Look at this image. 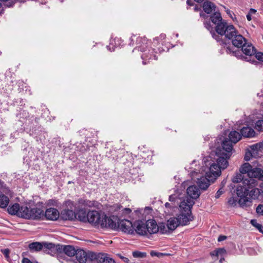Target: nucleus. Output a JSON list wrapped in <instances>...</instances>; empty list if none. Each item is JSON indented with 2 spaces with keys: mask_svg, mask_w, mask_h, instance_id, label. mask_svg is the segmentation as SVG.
<instances>
[{
  "mask_svg": "<svg viewBox=\"0 0 263 263\" xmlns=\"http://www.w3.org/2000/svg\"><path fill=\"white\" fill-rule=\"evenodd\" d=\"M135 226L136 227L135 231L138 234L140 235H147L148 234L144 222L141 220L137 221L135 223Z\"/></svg>",
  "mask_w": 263,
  "mask_h": 263,
  "instance_id": "19",
  "label": "nucleus"
},
{
  "mask_svg": "<svg viewBox=\"0 0 263 263\" xmlns=\"http://www.w3.org/2000/svg\"><path fill=\"white\" fill-rule=\"evenodd\" d=\"M251 190L250 191L248 194L253 199H257L258 197L263 194L262 190L256 188L255 186L251 189Z\"/></svg>",
  "mask_w": 263,
  "mask_h": 263,
  "instance_id": "27",
  "label": "nucleus"
},
{
  "mask_svg": "<svg viewBox=\"0 0 263 263\" xmlns=\"http://www.w3.org/2000/svg\"><path fill=\"white\" fill-rule=\"evenodd\" d=\"M194 10L196 11H198L199 10H200V8H199L198 6H196L195 8H194Z\"/></svg>",
  "mask_w": 263,
  "mask_h": 263,
  "instance_id": "62",
  "label": "nucleus"
},
{
  "mask_svg": "<svg viewBox=\"0 0 263 263\" xmlns=\"http://www.w3.org/2000/svg\"><path fill=\"white\" fill-rule=\"evenodd\" d=\"M241 136L242 135L236 130L232 131L229 135V139L233 143H236L241 139Z\"/></svg>",
  "mask_w": 263,
  "mask_h": 263,
  "instance_id": "26",
  "label": "nucleus"
},
{
  "mask_svg": "<svg viewBox=\"0 0 263 263\" xmlns=\"http://www.w3.org/2000/svg\"><path fill=\"white\" fill-rule=\"evenodd\" d=\"M147 55H146L145 53H144L142 55H141V58L143 60V64L144 65H145L146 64V62L145 61V59L147 58Z\"/></svg>",
  "mask_w": 263,
  "mask_h": 263,
  "instance_id": "52",
  "label": "nucleus"
},
{
  "mask_svg": "<svg viewBox=\"0 0 263 263\" xmlns=\"http://www.w3.org/2000/svg\"><path fill=\"white\" fill-rule=\"evenodd\" d=\"M186 3L187 5H190V6H193V3L192 2V1L191 0H187V2H186Z\"/></svg>",
  "mask_w": 263,
  "mask_h": 263,
  "instance_id": "59",
  "label": "nucleus"
},
{
  "mask_svg": "<svg viewBox=\"0 0 263 263\" xmlns=\"http://www.w3.org/2000/svg\"><path fill=\"white\" fill-rule=\"evenodd\" d=\"M215 31L216 33L213 32L212 36L221 45L225 44L222 40L223 36L231 40L238 32L233 25L229 24L227 22L220 23L217 26H215Z\"/></svg>",
  "mask_w": 263,
  "mask_h": 263,
  "instance_id": "2",
  "label": "nucleus"
},
{
  "mask_svg": "<svg viewBox=\"0 0 263 263\" xmlns=\"http://www.w3.org/2000/svg\"><path fill=\"white\" fill-rule=\"evenodd\" d=\"M247 18L249 21H250L252 20L251 14H250V13H248L247 15Z\"/></svg>",
  "mask_w": 263,
  "mask_h": 263,
  "instance_id": "58",
  "label": "nucleus"
},
{
  "mask_svg": "<svg viewBox=\"0 0 263 263\" xmlns=\"http://www.w3.org/2000/svg\"><path fill=\"white\" fill-rule=\"evenodd\" d=\"M215 256H217L219 255H222L226 253V250L223 248H219L215 250Z\"/></svg>",
  "mask_w": 263,
  "mask_h": 263,
  "instance_id": "42",
  "label": "nucleus"
},
{
  "mask_svg": "<svg viewBox=\"0 0 263 263\" xmlns=\"http://www.w3.org/2000/svg\"><path fill=\"white\" fill-rule=\"evenodd\" d=\"M180 224L177 217H172L167 220V227L168 230H174Z\"/></svg>",
  "mask_w": 263,
  "mask_h": 263,
  "instance_id": "24",
  "label": "nucleus"
},
{
  "mask_svg": "<svg viewBox=\"0 0 263 263\" xmlns=\"http://www.w3.org/2000/svg\"><path fill=\"white\" fill-rule=\"evenodd\" d=\"M137 42L138 43V44H139V48L140 50L142 52H143L145 51V47L143 46L147 44V40L145 37H139L137 38Z\"/></svg>",
  "mask_w": 263,
  "mask_h": 263,
  "instance_id": "32",
  "label": "nucleus"
},
{
  "mask_svg": "<svg viewBox=\"0 0 263 263\" xmlns=\"http://www.w3.org/2000/svg\"><path fill=\"white\" fill-rule=\"evenodd\" d=\"M256 12V10L254 9H250L249 10V13H250V14H255Z\"/></svg>",
  "mask_w": 263,
  "mask_h": 263,
  "instance_id": "56",
  "label": "nucleus"
},
{
  "mask_svg": "<svg viewBox=\"0 0 263 263\" xmlns=\"http://www.w3.org/2000/svg\"><path fill=\"white\" fill-rule=\"evenodd\" d=\"M133 256L135 258H144L146 256L145 252H141L140 251H134L133 252Z\"/></svg>",
  "mask_w": 263,
  "mask_h": 263,
  "instance_id": "36",
  "label": "nucleus"
},
{
  "mask_svg": "<svg viewBox=\"0 0 263 263\" xmlns=\"http://www.w3.org/2000/svg\"><path fill=\"white\" fill-rule=\"evenodd\" d=\"M226 51L228 53H230L231 52H233L234 53V51L232 50V49L230 46H228L226 47Z\"/></svg>",
  "mask_w": 263,
  "mask_h": 263,
  "instance_id": "54",
  "label": "nucleus"
},
{
  "mask_svg": "<svg viewBox=\"0 0 263 263\" xmlns=\"http://www.w3.org/2000/svg\"><path fill=\"white\" fill-rule=\"evenodd\" d=\"M226 238H227V237L226 236L220 235V236H219V237L218 238V241H223L225 239H226Z\"/></svg>",
  "mask_w": 263,
  "mask_h": 263,
  "instance_id": "50",
  "label": "nucleus"
},
{
  "mask_svg": "<svg viewBox=\"0 0 263 263\" xmlns=\"http://www.w3.org/2000/svg\"><path fill=\"white\" fill-rule=\"evenodd\" d=\"M2 252L5 255L6 258L8 260L9 259L10 250L8 249L2 250Z\"/></svg>",
  "mask_w": 263,
  "mask_h": 263,
  "instance_id": "43",
  "label": "nucleus"
},
{
  "mask_svg": "<svg viewBox=\"0 0 263 263\" xmlns=\"http://www.w3.org/2000/svg\"><path fill=\"white\" fill-rule=\"evenodd\" d=\"M202 7L206 13L210 14L213 10L215 11L216 6L211 2L205 1L203 3Z\"/></svg>",
  "mask_w": 263,
  "mask_h": 263,
  "instance_id": "23",
  "label": "nucleus"
},
{
  "mask_svg": "<svg viewBox=\"0 0 263 263\" xmlns=\"http://www.w3.org/2000/svg\"><path fill=\"white\" fill-rule=\"evenodd\" d=\"M247 178L241 173L239 174H237L235 177H234L232 179V181L234 183H238L241 182V185H239V186H243V181L245 179Z\"/></svg>",
  "mask_w": 263,
  "mask_h": 263,
  "instance_id": "31",
  "label": "nucleus"
},
{
  "mask_svg": "<svg viewBox=\"0 0 263 263\" xmlns=\"http://www.w3.org/2000/svg\"><path fill=\"white\" fill-rule=\"evenodd\" d=\"M120 258L125 262H128L129 260L128 258L120 256Z\"/></svg>",
  "mask_w": 263,
  "mask_h": 263,
  "instance_id": "55",
  "label": "nucleus"
},
{
  "mask_svg": "<svg viewBox=\"0 0 263 263\" xmlns=\"http://www.w3.org/2000/svg\"><path fill=\"white\" fill-rule=\"evenodd\" d=\"M91 253H93L90 252L87 253L83 250L78 249L75 255L77 261L79 263H86L88 259L90 260V257L89 256Z\"/></svg>",
  "mask_w": 263,
  "mask_h": 263,
  "instance_id": "16",
  "label": "nucleus"
},
{
  "mask_svg": "<svg viewBox=\"0 0 263 263\" xmlns=\"http://www.w3.org/2000/svg\"><path fill=\"white\" fill-rule=\"evenodd\" d=\"M60 216L58 210L55 208H49L46 210L44 216L41 218L45 217L47 219L50 220H56Z\"/></svg>",
  "mask_w": 263,
  "mask_h": 263,
  "instance_id": "15",
  "label": "nucleus"
},
{
  "mask_svg": "<svg viewBox=\"0 0 263 263\" xmlns=\"http://www.w3.org/2000/svg\"><path fill=\"white\" fill-rule=\"evenodd\" d=\"M148 234H155L159 232L158 226L155 220L149 219L145 222Z\"/></svg>",
  "mask_w": 263,
  "mask_h": 263,
  "instance_id": "18",
  "label": "nucleus"
},
{
  "mask_svg": "<svg viewBox=\"0 0 263 263\" xmlns=\"http://www.w3.org/2000/svg\"><path fill=\"white\" fill-rule=\"evenodd\" d=\"M211 255V256H214V255H215V251L212 253H210Z\"/></svg>",
  "mask_w": 263,
  "mask_h": 263,
  "instance_id": "63",
  "label": "nucleus"
},
{
  "mask_svg": "<svg viewBox=\"0 0 263 263\" xmlns=\"http://www.w3.org/2000/svg\"><path fill=\"white\" fill-rule=\"evenodd\" d=\"M28 248L31 251H39L42 249H44L45 252L51 251L54 249L55 245L52 243L33 242L30 243Z\"/></svg>",
  "mask_w": 263,
  "mask_h": 263,
  "instance_id": "10",
  "label": "nucleus"
},
{
  "mask_svg": "<svg viewBox=\"0 0 263 263\" xmlns=\"http://www.w3.org/2000/svg\"><path fill=\"white\" fill-rule=\"evenodd\" d=\"M215 154L217 157V164L210 163L209 170L214 176L218 177L221 174V169H225L228 165V160L230 158L231 154L222 152L220 148H216Z\"/></svg>",
  "mask_w": 263,
  "mask_h": 263,
  "instance_id": "3",
  "label": "nucleus"
},
{
  "mask_svg": "<svg viewBox=\"0 0 263 263\" xmlns=\"http://www.w3.org/2000/svg\"><path fill=\"white\" fill-rule=\"evenodd\" d=\"M177 198V196L174 195H170L169 197V201L171 202V203H175V201Z\"/></svg>",
  "mask_w": 263,
  "mask_h": 263,
  "instance_id": "47",
  "label": "nucleus"
},
{
  "mask_svg": "<svg viewBox=\"0 0 263 263\" xmlns=\"http://www.w3.org/2000/svg\"><path fill=\"white\" fill-rule=\"evenodd\" d=\"M61 217L64 220H73L76 217L75 213L71 210H63L61 213Z\"/></svg>",
  "mask_w": 263,
  "mask_h": 263,
  "instance_id": "21",
  "label": "nucleus"
},
{
  "mask_svg": "<svg viewBox=\"0 0 263 263\" xmlns=\"http://www.w3.org/2000/svg\"><path fill=\"white\" fill-rule=\"evenodd\" d=\"M194 204L195 201L189 198H184L181 202L179 205L180 213L177 217L180 225H186L193 220L191 209Z\"/></svg>",
  "mask_w": 263,
  "mask_h": 263,
  "instance_id": "4",
  "label": "nucleus"
},
{
  "mask_svg": "<svg viewBox=\"0 0 263 263\" xmlns=\"http://www.w3.org/2000/svg\"><path fill=\"white\" fill-rule=\"evenodd\" d=\"M0 2L5 3L4 5L7 7H12L15 4V2L12 0H0Z\"/></svg>",
  "mask_w": 263,
  "mask_h": 263,
  "instance_id": "38",
  "label": "nucleus"
},
{
  "mask_svg": "<svg viewBox=\"0 0 263 263\" xmlns=\"http://www.w3.org/2000/svg\"><path fill=\"white\" fill-rule=\"evenodd\" d=\"M256 178L263 179V171L259 168L255 167L249 173L248 177L244 180L243 185L249 189L256 186L257 184Z\"/></svg>",
  "mask_w": 263,
  "mask_h": 263,
  "instance_id": "6",
  "label": "nucleus"
},
{
  "mask_svg": "<svg viewBox=\"0 0 263 263\" xmlns=\"http://www.w3.org/2000/svg\"><path fill=\"white\" fill-rule=\"evenodd\" d=\"M228 202L231 206H235L236 205L238 201L236 198L232 197L228 200Z\"/></svg>",
  "mask_w": 263,
  "mask_h": 263,
  "instance_id": "39",
  "label": "nucleus"
},
{
  "mask_svg": "<svg viewBox=\"0 0 263 263\" xmlns=\"http://www.w3.org/2000/svg\"><path fill=\"white\" fill-rule=\"evenodd\" d=\"M9 203V198L0 192V208H5Z\"/></svg>",
  "mask_w": 263,
  "mask_h": 263,
  "instance_id": "30",
  "label": "nucleus"
},
{
  "mask_svg": "<svg viewBox=\"0 0 263 263\" xmlns=\"http://www.w3.org/2000/svg\"><path fill=\"white\" fill-rule=\"evenodd\" d=\"M117 220L116 221L117 227L113 230L119 229L124 233L132 234L134 233V230L133 225L132 222L128 220L122 219L118 220L117 217H116Z\"/></svg>",
  "mask_w": 263,
  "mask_h": 263,
  "instance_id": "9",
  "label": "nucleus"
},
{
  "mask_svg": "<svg viewBox=\"0 0 263 263\" xmlns=\"http://www.w3.org/2000/svg\"><path fill=\"white\" fill-rule=\"evenodd\" d=\"M88 221L96 227L101 228L114 229L117 227L115 217H108L101 214L97 211H90L87 213Z\"/></svg>",
  "mask_w": 263,
  "mask_h": 263,
  "instance_id": "1",
  "label": "nucleus"
},
{
  "mask_svg": "<svg viewBox=\"0 0 263 263\" xmlns=\"http://www.w3.org/2000/svg\"><path fill=\"white\" fill-rule=\"evenodd\" d=\"M200 15L204 18L207 17V15L203 13H200Z\"/></svg>",
  "mask_w": 263,
  "mask_h": 263,
  "instance_id": "61",
  "label": "nucleus"
},
{
  "mask_svg": "<svg viewBox=\"0 0 263 263\" xmlns=\"http://www.w3.org/2000/svg\"><path fill=\"white\" fill-rule=\"evenodd\" d=\"M44 216V211L40 208H30L27 206H21L18 217L28 219H39Z\"/></svg>",
  "mask_w": 263,
  "mask_h": 263,
  "instance_id": "5",
  "label": "nucleus"
},
{
  "mask_svg": "<svg viewBox=\"0 0 263 263\" xmlns=\"http://www.w3.org/2000/svg\"><path fill=\"white\" fill-rule=\"evenodd\" d=\"M22 263H33L27 258H23L22 261Z\"/></svg>",
  "mask_w": 263,
  "mask_h": 263,
  "instance_id": "51",
  "label": "nucleus"
},
{
  "mask_svg": "<svg viewBox=\"0 0 263 263\" xmlns=\"http://www.w3.org/2000/svg\"><path fill=\"white\" fill-rule=\"evenodd\" d=\"M21 206L18 203H15L8 208V213L11 215H16L18 216V213Z\"/></svg>",
  "mask_w": 263,
  "mask_h": 263,
  "instance_id": "29",
  "label": "nucleus"
},
{
  "mask_svg": "<svg viewBox=\"0 0 263 263\" xmlns=\"http://www.w3.org/2000/svg\"><path fill=\"white\" fill-rule=\"evenodd\" d=\"M165 206L166 208L171 209L174 206H175V204L174 203L166 202L165 203Z\"/></svg>",
  "mask_w": 263,
  "mask_h": 263,
  "instance_id": "48",
  "label": "nucleus"
},
{
  "mask_svg": "<svg viewBox=\"0 0 263 263\" xmlns=\"http://www.w3.org/2000/svg\"><path fill=\"white\" fill-rule=\"evenodd\" d=\"M224 193V189H223V187H221L220 188L218 191L217 192L216 194V195H215V198H219L220 197V196Z\"/></svg>",
  "mask_w": 263,
  "mask_h": 263,
  "instance_id": "45",
  "label": "nucleus"
},
{
  "mask_svg": "<svg viewBox=\"0 0 263 263\" xmlns=\"http://www.w3.org/2000/svg\"><path fill=\"white\" fill-rule=\"evenodd\" d=\"M59 253L64 252V253L68 256H73L75 255L78 249H76L73 246L67 245H56L54 249Z\"/></svg>",
  "mask_w": 263,
  "mask_h": 263,
  "instance_id": "12",
  "label": "nucleus"
},
{
  "mask_svg": "<svg viewBox=\"0 0 263 263\" xmlns=\"http://www.w3.org/2000/svg\"><path fill=\"white\" fill-rule=\"evenodd\" d=\"M159 228V232H160L162 234L166 233L167 230L166 229L165 226L163 224H160V226H158Z\"/></svg>",
  "mask_w": 263,
  "mask_h": 263,
  "instance_id": "40",
  "label": "nucleus"
},
{
  "mask_svg": "<svg viewBox=\"0 0 263 263\" xmlns=\"http://www.w3.org/2000/svg\"><path fill=\"white\" fill-rule=\"evenodd\" d=\"M251 155V154L250 152L248 154L247 153L244 158L245 160L247 161L250 160V155Z\"/></svg>",
  "mask_w": 263,
  "mask_h": 263,
  "instance_id": "53",
  "label": "nucleus"
},
{
  "mask_svg": "<svg viewBox=\"0 0 263 263\" xmlns=\"http://www.w3.org/2000/svg\"><path fill=\"white\" fill-rule=\"evenodd\" d=\"M79 219L83 222L88 221L87 213L83 210L80 211L78 213Z\"/></svg>",
  "mask_w": 263,
  "mask_h": 263,
  "instance_id": "33",
  "label": "nucleus"
},
{
  "mask_svg": "<svg viewBox=\"0 0 263 263\" xmlns=\"http://www.w3.org/2000/svg\"><path fill=\"white\" fill-rule=\"evenodd\" d=\"M89 256L91 261H95L97 263H116L115 260L106 253H91Z\"/></svg>",
  "mask_w": 263,
  "mask_h": 263,
  "instance_id": "11",
  "label": "nucleus"
},
{
  "mask_svg": "<svg viewBox=\"0 0 263 263\" xmlns=\"http://www.w3.org/2000/svg\"><path fill=\"white\" fill-rule=\"evenodd\" d=\"M255 57L258 60L263 62V52H257Z\"/></svg>",
  "mask_w": 263,
  "mask_h": 263,
  "instance_id": "44",
  "label": "nucleus"
},
{
  "mask_svg": "<svg viewBox=\"0 0 263 263\" xmlns=\"http://www.w3.org/2000/svg\"><path fill=\"white\" fill-rule=\"evenodd\" d=\"M186 193L189 197H186L185 198H189L193 200L196 199L200 195V190L196 185H191L187 187L186 190Z\"/></svg>",
  "mask_w": 263,
  "mask_h": 263,
  "instance_id": "13",
  "label": "nucleus"
},
{
  "mask_svg": "<svg viewBox=\"0 0 263 263\" xmlns=\"http://www.w3.org/2000/svg\"><path fill=\"white\" fill-rule=\"evenodd\" d=\"M85 204L89 206H92L94 205L93 201H85Z\"/></svg>",
  "mask_w": 263,
  "mask_h": 263,
  "instance_id": "49",
  "label": "nucleus"
},
{
  "mask_svg": "<svg viewBox=\"0 0 263 263\" xmlns=\"http://www.w3.org/2000/svg\"><path fill=\"white\" fill-rule=\"evenodd\" d=\"M260 143H259V144H256V145H252V146H251V148H252V149H253V150H254V149H257V146H258V145H260Z\"/></svg>",
  "mask_w": 263,
  "mask_h": 263,
  "instance_id": "57",
  "label": "nucleus"
},
{
  "mask_svg": "<svg viewBox=\"0 0 263 263\" xmlns=\"http://www.w3.org/2000/svg\"><path fill=\"white\" fill-rule=\"evenodd\" d=\"M223 8L225 9L227 13L228 14H230L231 11L229 9H227L226 7H224V6H223Z\"/></svg>",
  "mask_w": 263,
  "mask_h": 263,
  "instance_id": "60",
  "label": "nucleus"
},
{
  "mask_svg": "<svg viewBox=\"0 0 263 263\" xmlns=\"http://www.w3.org/2000/svg\"><path fill=\"white\" fill-rule=\"evenodd\" d=\"M252 169V166L249 163H245L240 168V172L245 176L246 175V177L248 178L249 176V173L251 172Z\"/></svg>",
  "mask_w": 263,
  "mask_h": 263,
  "instance_id": "28",
  "label": "nucleus"
},
{
  "mask_svg": "<svg viewBox=\"0 0 263 263\" xmlns=\"http://www.w3.org/2000/svg\"><path fill=\"white\" fill-rule=\"evenodd\" d=\"M205 171V175L204 177H201L200 178H198L197 183L199 186V188L202 190H206L209 185H210L211 182H213L217 177L214 176L210 171L208 168V171Z\"/></svg>",
  "mask_w": 263,
  "mask_h": 263,
  "instance_id": "8",
  "label": "nucleus"
},
{
  "mask_svg": "<svg viewBox=\"0 0 263 263\" xmlns=\"http://www.w3.org/2000/svg\"><path fill=\"white\" fill-rule=\"evenodd\" d=\"M196 2H198V3H201L204 0H195Z\"/></svg>",
  "mask_w": 263,
  "mask_h": 263,
  "instance_id": "64",
  "label": "nucleus"
},
{
  "mask_svg": "<svg viewBox=\"0 0 263 263\" xmlns=\"http://www.w3.org/2000/svg\"><path fill=\"white\" fill-rule=\"evenodd\" d=\"M211 22L215 24V26H217L220 23L226 22V21L222 20L221 14L219 12H214L210 17Z\"/></svg>",
  "mask_w": 263,
  "mask_h": 263,
  "instance_id": "22",
  "label": "nucleus"
},
{
  "mask_svg": "<svg viewBox=\"0 0 263 263\" xmlns=\"http://www.w3.org/2000/svg\"><path fill=\"white\" fill-rule=\"evenodd\" d=\"M233 45L237 48H241L247 42V40L237 32V33L231 39Z\"/></svg>",
  "mask_w": 263,
  "mask_h": 263,
  "instance_id": "14",
  "label": "nucleus"
},
{
  "mask_svg": "<svg viewBox=\"0 0 263 263\" xmlns=\"http://www.w3.org/2000/svg\"><path fill=\"white\" fill-rule=\"evenodd\" d=\"M205 27L209 30H213V28L211 26L210 22H206L204 23Z\"/></svg>",
  "mask_w": 263,
  "mask_h": 263,
  "instance_id": "46",
  "label": "nucleus"
},
{
  "mask_svg": "<svg viewBox=\"0 0 263 263\" xmlns=\"http://www.w3.org/2000/svg\"><path fill=\"white\" fill-rule=\"evenodd\" d=\"M232 143L233 142L229 140V139H226L222 141L221 147H218V148H220L222 152H224V153H229L231 155L232 151L233 149Z\"/></svg>",
  "mask_w": 263,
  "mask_h": 263,
  "instance_id": "20",
  "label": "nucleus"
},
{
  "mask_svg": "<svg viewBox=\"0 0 263 263\" xmlns=\"http://www.w3.org/2000/svg\"><path fill=\"white\" fill-rule=\"evenodd\" d=\"M150 254L152 256H157L159 258L162 257L164 256H168L170 255V254L160 253L154 251H151Z\"/></svg>",
  "mask_w": 263,
  "mask_h": 263,
  "instance_id": "37",
  "label": "nucleus"
},
{
  "mask_svg": "<svg viewBox=\"0 0 263 263\" xmlns=\"http://www.w3.org/2000/svg\"><path fill=\"white\" fill-rule=\"evenodd\" d=\"M249 189L246 186H238L236 189V194L240 197L238 201L240 206L246 208L252 205V200L247 197Z\"/></svg>",
  "mask_w": 263,
  "mask_h": 263,
  "instance_id": "7",
  "label": "nucleus"
},
{
  "mask_svg": "<svg viewBox=\"0 0 263 263\" xmlns=\"http://www.w3.org/2000/svg\"><path fill=\"white\" fill-rule=\"evenodd\" d=\"M256 211L257 214L263 215V205L259 204L256 209Z\"/></svg>",
  "mask_w": 263,
  "mask_h": 263,
  "instance_id": "41",
  "label": "nucleus"
},
{
  "mask_svg": "<svg viewBox=\"0 0 263 263\" xmlns=\"http://www.w3.org/2000/svg\"><path fill=\"white\" fill-rule=\"evenodd\" d=\"M255 128L259 132H263V120H259L256 121Z\"/></svg>",
  "mask_w": 263,
  "mask_h": 263,
  "instance_id": "35",
  "label": "nucleus"
},
{
  "mask_svg": "<svg viewBox=\"0 0 263 263\" xmlns=\"http://www.w3.org/2000/svg\"><path fill=\"white\" fill-rule=\"evenodd\" d=\"M250 223L252 226L255 227L260 232L263 234V226L257 222V220L252 219Z\"/></svg>",
  "mask_w": 263,
  "mask_h": 263,
  "instance_id": "34",
  "label": "nucleus"
},
{
  "mask_svg": "<svg viewBox=\"0 0 263 263\" xmlns=\"http://www.w3.org/2000/svg\"><path fill=\"white\" fill-rule=\"evenodd\" d=\"M241 135L245 137H253L255 135V132L252 128L246 126L241 128Z\"/></svg>",
  "mask_w": 263,
  "mask_h": 263,
  "instance_id": "25",
  "label": "nucleus"
},
{
  "mask_svg": "<svg viewBox=\"0 0 263 263\" xmlns=\"http://www.w3.org/2000/svg\"><path fill=\"white\" fill-rule=\"evenodd\" d=\"M241 50L246 55L249 56V58L255 56L256 53L255 47L251 43H247V42L241 47Z\"/></svg>",
  "mask_w": 263,
  "mask_h": 263,
  "instance_id": "17",
  "label": "nucleus"
}]
</instances>
